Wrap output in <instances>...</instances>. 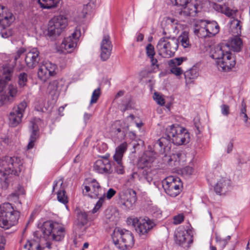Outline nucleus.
Wrapping results in <instances>:
<instances>
[{
	"instance_id": "nucleus-64",
	"label": "nucleus",
	"mask_w": 250,
	"mask_h": 250,
	"mask_svg": "<svg viewBox=\"0 0 250 250\" xmlns=\"http://www.w3.org/2000/svg\"><path fill=\"white\" fill-rule=\"evenodd\" d=\"M5 239L3 237L0 238V250H4V246L5 244Z\"/></svg>"
},
{
	"instance_id": "nucleus-31",
	"label": "nucleus",
	"mask_w": 250,
	"mask_h": 250,
	"mask_svg": "<svg viewBox=\"0 0 250 250\" xmlns=\"http://www.w3.org/2000/svg\"><path fill=\"white\" fill-rule=\"evenodd\" d=\"M170 142L169 138L165 135L155 142L154 146L159 149L161 152H165L166 147L168 146Z\"/></svg>"
},
{
	"instance_id": "nucleus-56",
	"label": "nucleus",
	"mask_w": 250,
	"mask_h": 250,
	"mask_svg": "<svg viewBox=\"0 0 250 250\" xmlns=\"http://www.w3.org/2000/svg\"><path fill=\"white\" fill-rule=\"evenodd\" d=\"M170 72L177 76H180L183 73V70L180 67L176 66H170Z\"/></svg>"
},
{
	"instance_id": "nucleus-46",
	"label": "nucleus",
	"mask_w": 250,
	"mask_h": 250,
	"mask_svg": "<svg viewBox=\"0 0 250 250\" xmlns=\"http://www.w3.org/2000/svg\"><path fill=\"white\" fill-rule=\"evenodd\" d=\"M9 97L12 98L16 97L18 93L17 87L13 85H9L7 88Z\"/></svg>"
},
{
	"instance_id": "nucleus-14",
	"label": "nucleus",
	"mask_w": 250,
	"mask_h": 250,
	"mask_svg": "<svg viewBox=\"0 0 250 250\" xmlns=\"http://www.w3.org/2000/svg\"><path fill=\"white\" fill-rule=\"evenodd\" d=\"M25 62L29 69L36 67L40 61V52L37 48H33L26 54Z\"/></svg>"
},
{
	"instance_id": "nucleus-16",
	"label": "nucleus",
	"mask_w": 250,
	"mask_h": 250,
	"mask_svg": "<svg viewBox=\"0 0 250 250\" xmlns=\"http://www.w3.org/2000/svg\"><path fill=\"white\" fill-rule=\"evenodd\" d=\"M63 181L60 179L59 181H55L53 183L52 193L55 192L56 189L59 188L57 192V199L59 202L64 205L68 203V197L64 188L62 187Z\"/></svg>"
},
{
	"instance_id": "nucleus-62",
	"label": "nucleus",
	"mask_w": 250,
	"mask_h": 250,
	"mask_svg": "<svg viewBox=\"0 0 250 250\" xmlns=\"http://www.w3.org/2000/svg\"><path fill=\"white\" fill-rule=\"evenodd\" d=\"M240 116H243L244 118V122L246 123L248 121V117L246 114V108L241 107L240 112Z\"/></svg>"
},
{
	"instance_id": "nucleus-63",
	"label": "nucleus",
	"mask_w": 250,
	"mask_h": 250,
	"mask_svg": "<svg viewBox=\"0 0 250 250\" xmlns=\"http://www.w3.org/2000/svg\"><path fill=\"white\" fill-rule=\"evenodd\" d=\"M238 164L239 165H242L243 164H246L248 161V159L246 158H244L243 156L240 155L238 158Z\"/></svg>"
},
{
	"instance_id": "nucleus-51",
	"label": "nucleus",
	"mask_w": 250,
	"mask_h": 250,
	"mask_svg": "<svg viewBox=\"0 0 250 250\" xmlns=\"http://www.w3.org/2000/svg\"><path fill=\"white\" fill-rule=\"evenodd\" d=\"M27 106V103L24 101H22L17 106V107L14 109L15 111L18 112L19 113H21L22 115L24 112V110Z\"/></svg>"
},
{
	"instance_id": "nucleus-12",
	"label": "nucleus",
	"mask_w": 250,
	"mask_h": 250,
	"mask_svg": "<svg viewBox=\"0 0 250 250\" xmlns=\"http://www.w3.org/2000/svg\"><path fill=\"white\" fill-rule=\"evenodd\" d=\"M176 243L184 248H188L192 243V236L189 231L183 229H179L175 234Z\"/></svg>"
},
{
	"instance_id": "nucleus-40",
	"label": "nucleus",
	"mask_w": 250,
	"mask_h": 250,
	"mask_svg": "<svg viewBox=\"0 0 250 250\" xmlns=\"http://www.w3.org/2000/svg\"><path fill=\"white\" fill-rule=\"evenodd\" d=\"M38 76L39 79L43 82H45L50 77L47 70H46L44 64H42L39 67L38 71Z\"/></svg>"
},
{
	"instance_id": "nucleus-33",
	"label": "nucleus",
	"mask_w": 250,
	"mask_h": 250,
	"mask_svg": "<svg viewBox=\"0 0 250 250\" xmlns=\"http://www.w3.org/2000/svg\"><path fill=\"white\" fill-rule=\"evenodd\" d=\"M239 35H234V37L231 41V46L234 51L240 52L243 46V42L241 39L239 37Z\"/></svg>"
},
{
	"instance_id": "nucleus-10",
	"label": "nucleus",
	"mask_w": 250,
	"mask_h": 250,
	"mask_svg": "<svg viewBox=\"0 0 250 250\" xmlns=\"http://www.w3.org/2000/svg\"><path fill=\"white\" fill-rule=\"evenodd\" d=\"M118 197L117 203L125 209H132L137 199L136 191L132 189L119 193Z\"/></svg>"
},
{
	"instance_id": "nucleus-8",
	"label": "nucleus",
	"mask_w": 250,
	"mask_h": 250,
	"mask_svg": "<svg viewBox=\"0 0 250 250\" xmlns=\"http://www.w3.org/2000/svg\"><path fill=\"white\" fill-rule=\"evenodd\" d=\"M162 183L166 193L173 197L180 194L183 187L181 180L178 177L168 176L164 179Z\"/></svg>"
},
{
	"instance_id": "nucleus-28",
	"label": "nucleus",
	"mask_w": 250,
	"mask_h": 250,
	"mask_svg": "<svg viewBox=\"0 0 250 250\" xmlns=\"http://www.w3.org/2000/svg\"><path fill=\"white\" fill-rule=\"evenodd\" d=\"M138 176L139 180L142 181H146L149 183H150L153 179L151 169L149 167H142V169L139 172Z\"/></svg>"
},
{
	"instance_id": "nucleus-53",
	"label": "nucleus",
	"mask_w": 250,
	"mask_h": 250,
	"mask_svg": "<svg viewBox=\"0 0 250 250\" xmlns=\"http://www.w3.org/2000/svg\"><path fill=\"white\" fill-rule=\"evenodd\" d=\"M114 132L118 135L121 138H124L126 133V129L124 127H116L115 128Z\"/></svg>"
},
{
	"instance_id": "nucleus-11",
	"label": "nucleus",
	"mask_w": 250,
	"mask_h": 250,
	"mask_svg": "<svg viewBox=\"0 0 250 250\" xmlns=\"http://www.w3.org/2000/svg\"><path fill=\"white\" fill-rule=\"evenodd\" d=\"M14 21V17L13 14L8 10L2 11L0 13V26L3 30L0 32V35L3 38H7L12 35L11 30H4L9 27Z\"/></svg>"
},
{
	"instance_id": "nucleus-45",
	"label": "nucleus",
	"mask_w": 250,
	"mask_h": 250,
	"mask_svg": "<svg viewBox=\"0 0 250 250\" xmlns=\"http://www.w3.org/2000/svg\"><path fill=\"white\" fill-rule=\"evenodd\" d=\"M101 95V89L98 87L95 89L92 93L91 99L90 100V104L96 103L98 101Z\"/></svg>"
},
{
	"instance_id": "nucleus-29",
	"label": "nucleus",
	"mask_w": 250,
	"mask_h": 250,
	"mask_svg": "<svg viewBox=\"0 0 250 250\" xmlns=\"http://www.w3.org/2000/svg\"><path fill=\"white\" fill-rule=\"evenodd\" d=\"M112 238L114 245L119 249L123 240V229H116L112 234Z\"/></svg>"
},
{
	"instance_id": "nucleus-25",
	"label": "nucleus",
	"mask_w": 250,
	"mask_h": 250,
	"mask_svg": "<svg viewBox=\"0 0 250 250\" xmlns=\"http://www.w3.org/2000/svg\"><path fill=\"white\" fill-rule=\"evenodd\" d=\"M23 115L21 113L15 111L13 110L9 115V125L11 127H16L21 122Z\"/></svg>"
},
{
	"instance_id": "nucleus-4",
	"label": "nucleus",
	"mask_w": 250,
	"mask_h": 250,
	"mask_svg": "<svg viewBox=\"0 0 250 250\" xmlns=\"http://www.w3.org/2000/svg\"><path fill=\"white\" fill-rule=\"evenodd\" d=\"M165 136L176 146L188 143L190 139L189 134L186 128L175 126L174 125L167 127Z\"/></svg>"
},
{
	"instance_id": "nucleus-36",
	"label": "nucleus",
	"mask_w": 250,
	"mask_h": 250,
	"mask_svg": "<svg viewBox=\"0 0 250 250\" xmlns=\"http://www.w3.org/2000/svg\"><path fill=\"white\" fill-rule=\"evenodd\" d=\"M240 21L234 19L231 22V31L234 35H240L241 34V27Z\"/></svg>"
},
{
	"instance_id": "nucleus-21",
	"label": "nucleus",
	"mask_w": 250,
	"mask_h": 250,
	"mask_svg": "<svg viewBox=\"0 0 250 250\" xmlns=\"http://www.w3.org/2000/svg\"><path fill=\"white\" fill-rule=\"evenodd\" d=\"M230 181L223 178L217 182L214 189L217 194L221 195L228 191Z\"/></svg>"
},
{
	"instance_id": "nucleus-34",
	"label": "nucleus",
	"mask_w": 250,
	"mask_h": 250,
	"mask_svg": "<svg viewBox=\"0 0 250 250\" xmlns=\"http://www.w3.org/2000/svg\"><path fill=\"white\" fill-rule=\"evenodd\" d=\"M43 64L46 68V70H47L49 77H53L57 74L56 70L58 69V66L56 64L50 62H45Z\"/></svg>"
},
{
	"instance_id": "nucleus-59",
	"label": "nucleus",
	"mask_w": 250,
	"mask_h": 250,
	"mask_svg": "<svg viewBox=\"0 0 250 250\" xmlns=\"http://www.w3.org/2000/svg\"><path fill=\"white\" fill-rule=\"evenodd\" d=\"M184 217L182 214H178L173 217L174 224L176 225L181 223L184 221Z\"/></svg>"
},
{
	"instance_id": "nucleus-57",
	"label": "nucleus",
	"mask_w": 250,
	"mask_h": 250,
	"mask_svg": "<svg viewBox=\"0 0 250 250\" xmlns=\"http://www.w3.org/2000/svg\"><path fill=\"white\" fill-rule=\"evenodd\" d=\"M221 113L226 116H227L229 114V106L227 104H223L221 105Z\"/></svg>"
},
{
	"instance_id": "nucleus-39",
	"label": "nucleus",
	"mask_w": 250,
	"mask_h": 250,
	"mask_svg": "<svg viewBox=\"0 0 250 250\" xmlns=\"http://www.w3.org/2000/svg\"><path fill=\"white\" fill-rule=\"evenodd\" d=\"M23 247L27 250H42L40 244L35 240L27 241Z\"/></svg>"
},
{
	"instance_id": "nucleus-27",
	"label": "nucleus",
	"mask_w": 250,
	"mask_h": 250,
	"mask_svg": "<svg viewBox=\"0 0 250 250\" xmlns=\"http://www.w3.org/2000/svg\"><path fill=\"white\" fill-rule=\"evenodd\" d=\"M127 147V144L124 142L120 144L116 148L115 153L113 155V160L115 161L122 160L124 153L126 152Z\"/></svg>"
},
{
	"instance_id": "nucleus-19",
	"label": "nucleus",
	"mask_w": 250,
	"mask_h": 250,
	"mask_svg": "<svg viewBox=\"0 0 250 250\" xmlns=\"http://www.w3.org/2000/svg\"><path fill=\"white\" fill-rule=\"evenodd\" d=\"M134 244V239L132 233L125 229H123V240L119 249L124 250L131 248Z\"/></svg>"
},
{
	"instance_id": "nucleus-38",
	"label": "nucleus",
	"mask_w": 250,
	"mask_h": 250,
	"mask_svg": "<svg viewBox=\"0 0 250 250\" xmlns=\"http://www.w3.org/2000/svg\"><path fill=\"white\" fill-rule=\"evenodd\" d=\"M29 129L31 132L30 139L36 141L39 136V127L38 125L34 122H30Z\"/></svg>"
},
{
	"instance_id": "nucleus-9",
	"label": "nucleus",
	"mask_w": 250,
	"mask_h": 250,
	"mask_svg": "<svg viewBox=\"0 0 250 250\" xmlns=\"http://www.w3.org/2000/svg\"><path fill=\"white\" fill-rule=\"evenodd\" d=\"M83 194L93 199H96L102 195V188L95 179H85L82 185Z\"/></svg>"
},
{
	"instance_id": "nucleus-6",
	"label": "nucleus",
	"mask_w": 250,
	"mask_h": 250,
	"mask_svg": "<svg viewBox=\"0 0 250 250\" xmlns=\"http://www.w3.org/2000/svg\"><path fill=\"white\" fill-rule=\"evenodd\" d=\"M67 18L64 16L59 15L54 17L48 22L46 36L49 37L51 40H55L64 30L67 25Z\"/></svg>"
},
{
	"instance_id": "nucleus-7",
	"label": "nucleus",
	"mask_w": 250,
	"mask_h": 250,
	"mask_svg": "<svg viewBox=\"0 0 250 250\" xmlns=\"http://www.w3.org/2000/svg\"><path fill=\"white\" fill-rule=\"evenodd\" d=\"M132 225L140 237L146 238L156 225V222L155 220L151 219L147 217L144 218L136 217L132 219Z\"/></svg>"
},
{
	"instance_id": "nucleus-52",
	"label": "nucleus",
	"mask_w": 250,
	"mask_h": 250,
	"mask_svg": "<svg viewBox=\"0 0 250 250\" xmlns=\"http://www.w3.org/2000/svg\"><path fill=\"white\" fill-rule=\"evenodd\" d=\"M175 2V5L180 6L182 8L186 7L193 0H174Z\"/></svg>"
},
{
	"instance_id": "nucleus-54",
	"label": "nucleus",
	"mask_w": 250,
	"mask_h": 250,
	"mask_svg": "<svg viewBox=\"0 0 250 250\" xmlns=\"http://www.w3.org/2000/svg\"><path fill=\"white\" fill-rule=\"evenodd\" d=\"M81 30L80 28L77 27L74 31V32L71 34V36H69L68 37H71L73 41H76V42H77L78 40L81 36Z\"/></svg>"
},
{
	"instance_id": "nucleus-44",
	"label": "nucleus",
	"mask_w": 250,
	"mask_h": 250,
	"mask_svg": "<svg viewBox=\"0 0 250 250\" xmlns=\"http://www.w3.org/2000/svg\"><path fill=\"white\" fill-rule=\"evenodd\" d=\"M115 171L118 174H123L125 173V167L123 165L122 160L115 161Z\"/></svg>"
},
{
	"instance_id": "nucleus-24",
	"label": "nucleus",
	"mask_w": 250,
	"mask_h": 250,
	"mask_svg": "<svg viewBox=\"0 0 250 250\" xmlns=\"http://www.w3.org/2000/svg\"><path fill=\"white\" fill-rule=\"evenodd\" d=\"M199 6L197 3L192 1L186 8H182L181 13L186 16H195L197 13L198 8Z\"/></svg>"
},
{
	"instance_id": "nucleus-35",
	"label": "nucleus",
	"mask_w": 250,
	"mask_h": 250,
	"mask_svg": "<svg viewBox=\"0 0 250 250\" xmlns=\"http://www.w3.org/2000/svg\"><path fill=\"white\" fill-rule=\"evenodd\" d=\"M177 39L178 40V43L180 42L184 48H187L190 46L188 32L184 31Z\"/></svg>"
},
{
	"instance_id": "nucleus-26",
	"label": "nucleus",
	"mask_w": 250,
	"mask_h": 250,
	"mask_svg": "<svg viewBox=\"0 0 250 250\" xmlns=\"http://www.w3.org/2000/svg\"><path fill=\"white\" fill-rule=\"evenodd\" d=\"M154 157L150 152L145 153L141 158L139 162V165L144 167H148L154 160Z\"/></svg>"
},
{
	"instance_id": "nucleus-17",
	"label": "nucleus",
	"mask_w": 250,
	"mask_h": 250,
	"mask_svg": "<svg viewBox=\"0 0 250 250\" xmlns=\"http://www.w3.org/2000/svg\"><path fill=\"white\" fill-rule=\"evenodd\" d=\"M94 170L99 173H111L112 171L110 161L107 159L98 160L94 165Z\"/></svg>"
},
{
	"instance_id": "nucleus-37",
	"label": "nucleus",
	"mask_w": 250,
	"mask_h": 250,
	"mask_svg": "<svg viewBox=\"0 0 250 250\" xmlns=\"http://www.w3.org/2000/svg\"><path fill=\"white\" fill-rule=\"evenodd\" d=\"M78 224L81 226L85 225L88 222V215L87 212L79 211L77 213Z\"/></svg>"
},
{
	"instance_id": "nucleus-43",
	"label": "nucleus",
	"mask_w": 250,
	"mask_h": 250,
	"mask_svg": "<svg viewBox=\"0 0 250 250\" xmlns=\"http://www.w3.org/2000/svg\"><path fill=\"white\" fill-rule=\"evenodd\" d=\"M18 83L20 86L23 87L26 85L27 81V74L25 72L19 74Z\"/></svg>"
},
{
	"instance_id": "nucleus-49",
	"label": "nucleus",
	"mask_w": 250,
	"mask_h": 250,
	"mask_svg": "<svg viewBox=\"0 0 250 250\" xmlns=\"http://www.w3.org/2000/svg\"><path fill=\"white\" fill-rule=\"evenodd\" d=\"M146 54L148 58H152L155 54L154 46L151 44L148 43L146 46Z\"/></svg>"
},
{
	"instance_id": "nucleus-3",
	"label": "nucleus",
	"mask_w": 250,
	"mask_h": 250,
	"mask_svg": "<svg viewBox=\"0 0 250 250\" xmlns=\"http://www.w3.org/2000/svg\"><path fill=\"white\" fill-rule=\"evenodd\" d=\"M17 158L5 157L4 159H0V175L5 176V180H7L10 175L18 176L21 172L22 164L18 162Z\"/></svg>"
},
{
	"instance_id": "nucleus-20",
	"label": "nucleus",
	"mask_w": 250,
	"mask_h": 250,
	"mask_svg": "<svg viewBox=\"0 0 250 250\" xmlns=\"http://www.w3.org/2000/svg\"><path fill=\"white\" fill-rule=\"evenodd\" d=\"M227 49H228V46L227 44H222L218 45L215 47L214 49L211 51L210 57L217 61H220L222 59L223 57H225L226 52L230 51Z\"/></svg>"
},
{
	"instance_id": "nucleus-55",
	"label": "nucleus",
	"mask_w": 250,
	"mask_h": 250,
	"mask_svg": "<svg viewBox=\"0 0 250 250\" xmlns=\"http://www.w3.org/2000/svg\"><path fill=\"white\" fill-rule=\"evenodd\" d=\"M154 99L159 105H163L165 103L164 99L162 97L161 95L157 92H155L154 93Z\"/></svg>"
},
{
	"instance_id": "nucleus-61",
	"label": "nucleus",
	"mask_w": 250,
	"mask_h": 250,
	"mask_svg": "<svg viewBox=\"0 0 250 250\" xmlns=\"http://www.w3.org/2000/svg\"><path fill=\"white\" fill-rule=\"evenodd\" d=\"M11 102V100L7 95H2L0 98V102L1 104H4L8 102Z\"/></svg>"
},
{
	"instance_id": "nucleus-22",
	"label": "nucleus",
	"mask_w": 250,
	"mask_h": 250,
	"mask_svg": "<svg viewBox=\"0 0 250 250\" xmlns=\"http://www.w3.org/2000/svg\"><path fill=\"white\" fill-rule=\"evenodd\" d=\"M13 73V68L9 66L5 65L3 67V73L2 79H0V92L3 89V83L10 81Z\"/></svg>"
},
{
	"instance_id": "nucleus-60",
	"label": "nucleus",
	"mask_w": 250,
	"mask_h": 250,
	"mask_svg": "<svg viewBox=\"0 0 250 250\" xmlns=\"http://www.w3.org/2000/svg\"><path fill=\"white\" fill-rule=\"evenodd\" d=\"M116 191L115 189L112 188H110L106 194H105V196L107 198V199H111L116 194Z\"/></svg>"
},
{
	"instance_id": "nucleus-5",
	"label": "nucleus",
	"mask_w": 250,
	"mask_h": 250,
	"mask_svg": "<svg viewBox=\"0 0 250 250\" xmlns=\"http://www.w3.org/2000/svg\"><path fill=\"white\" fill-rule=\"evenodd\" d=\"M159 54L165 58L173 56L178 48V40L175 37L161 38L156 46Z\"/></svg>"
},
{
	"instance_id": "nucleus-42",
	"label": "nucleus",
	"mask_w": 250,
	"mask_h": 250,
	"mask_svg": "<svg viewBox=\"0 0 250 250\" xmlns=\"http://www.w3.org/2000/svg\"><path fill=\"white\" fill-rule=\"evenodd\" d=\"M101 46L112 49L113 45L109 35H104L101 42Z\"/></svg>"
},
{
	"instance_id": "nucleus-48",
	"label": "nucleus",
	"mask_w": 250,
	"mask_h": 250,
	"mask_svg": "<svg viewBox=\"0 0 250 250\" xmlns=\"http://www.w3.org/2000/svg\"><path fill=\"white\" fill-rule=\"evenodd\" d=\"M105 198V193L103 194V196H101L99 200L97 201L96 204L95 205L94 208L92 210V213H96L102 206L103 203L104 201Z\"/></svg>"
},
{
	"instance_id": "nucleus-13",
	"label": "nucleus",
	"mask_w": 250,
	"mask_h": 250,
	"mask_svg": "<svg viewBox=\"0 0 250 250\" xmlns=\"http://www.w3.org/2000/svg\"><path fill=\"white\" fill-rule=\"evenodd\" d=\"M216 63L219 70L224 72L230 71L235 65V59L232 53L226 52L225 57L220 61H217Z\"/></svg>"
},
{
	"instance_id": "nucleus-18",
	"label": "nucleus",
	"mask_w": 250,
	"mask_h": 250,
	"mask_svg": "<svg viewBox=\"0 0 250 250\" xmlns=\"http://www.w3.org/2000/svg\"><path fill=\"white\" fill-rule=\"evenodd\" d=\"M64 84L65 81L63 79L53 80L49 83L47 87V91L52 96L57 97Z\"/></svg>"
},
{
	"instance_id": "nucleus-41",
	"label": "nucleus",
	"mask_w": 250,
	"mask_h": 250,
	"mask_svg": "<svg viewBox=\"0 0 250 250\" xmlns=\"http://www.w3.org/2000/svg\"><path fill=\"white\" fill-rule=\"evenodd\" d=\"M101 53L100 57L103 61H107L110 57L112 49L100 46Z\"/></svg>"
},
{
	"instance_id": "nucleus-2",
	"label": "nucleus",
	"mask_w": 250,
	"mask_h": 250,
	"mask_svg": "<svg viewBox=\"0 0 250 250\" xmlns=\"http://www.w3.org/2000/svg\"><path fill=\"white\" fill-rule=\"evenodd\" d=\"M43 237L46 240L62 241L65 235V229L56 222L49 220L44 222L41 227Z\"/></svg>"
},
{
	"instance_id": "nucleus-30",
	"label": "nucleus",
	"mask_w": 250,
	"mask_h": 250,
	"mask_svg": "<svg viewBox=\"0 0 250 250\" xmlns=\"http://www.w3.org/2000/svg\"><path fill=\"white\" fill-rule=\"evenodd\" d=\"M76 45V41H73L71 37H66L63 39L61 47L64 48L67 52L71 53Z\"/></svg>"
},
{
	"instance_id": "nucleus-50",
	"label": "nucleus",
	"mask_w": 250,
	"mask_h": 250,
	"mask_svg": "<svg viewBox=\"0 0 250 250\" xmlns=\"http://www.w3.org/2000/svg\"><path fill=\"white\" fill-rule=\"evenodd\" d=\"M183 62V58H176L168 61V64L169 66L180 65Z\"/></svg>"
},
{
	"instance_id": "nucleus-47",
	"label": "nucleus",
	"mask_w": 250,
	"mask_h": 250,
	"mask_svg": "<svg viewBox=\"0 0 250 250\" xmlns=\"http://www.w3.org/2000/svg\"><path fill=\"white\" fill-rule=\"evenodd\" d=\"M105 198V193L103 194V196H101L99 200L97 201L96 204L95 205L94 208L92 210V213H96L102 206L103 203L104 201Z\"/></svg>"
},
{
	"instance_id": "nucleus-15",
	"label": "nucleus",
	"mask_w": 250,
	"mask_h": 250,
	"mask_svg": "<svg viewBox=\"0 0 250 250\" xmlns=\"http://www.w3.org/2000/svg\"><path fill=\"white\" fill-rule=\"evenodd\" d=\"M203 24V26H201L198 30H195V33L197 34L200 30L205 29L206 35L205 36L209 37H213L216 35L219 32V26L215 21H205Z\"/></svg>"
},
{
	"instance_id": "nucleus-1",
	"label": "nucleus",
	"mask_w": 250,
	"mask_h": 250,
	"mask_svg": "<svg viewBox=\"0 0 250 250\" xmlns=\"http://www.w3.org/2000/svg\"><path fill=\"white\" fill-rule=\"evenodd\" d=\"M20 213L9 203H4L0 206V227L5 229L16 225Z\"/></svg>"
},
{
	"instance_id": "nucleus-32",
	"label": "nucleus",
	"mask_w": 250,
	"mask_h": 250,
	"mask_svg": "<svg viewBox=\"0 0 250 250\" xmlns=\"http://www.w3.org/2000/svg\"><path fill=\"white\" fill-rule=\"evenodd\" d=\"M60 0H38V3L42 9H51L56 7Z\"/></svg>"
},
{
	"instance_id": "nucleus-23",
	"label": "nucleus",
	"mask_w": 250,
	"mask_h": 250,
	"mask_svg": "<svg viewBox=\"0 0 250 250\" xmlns=\"http://www.w3.org/2000/svg\"><path fill=\"white\" fill-rule=\"evenodd\" d=\"M199 64L196 63L184 73L186 81L191 83L192 80L196 79L199 75Z\"/></svg>"
},
{
	"instance_id": "nucleus-58",
	"label": "nucleus",
	"mask_w": 250,
	"mask_h": 250,
	"mask_svg": "<svg viewBox=\"0 0 250 250\" xmlns=\"http://www.w3.org/2000/svg\"><path fill=\"white\" fill-rule=\"evenodd\" d=\"M26 51V49L24 47L20 48L16 52V54L14 57V60L17 61L19 59L21 55H22Z\"/></svg>"
}]
</instances>
